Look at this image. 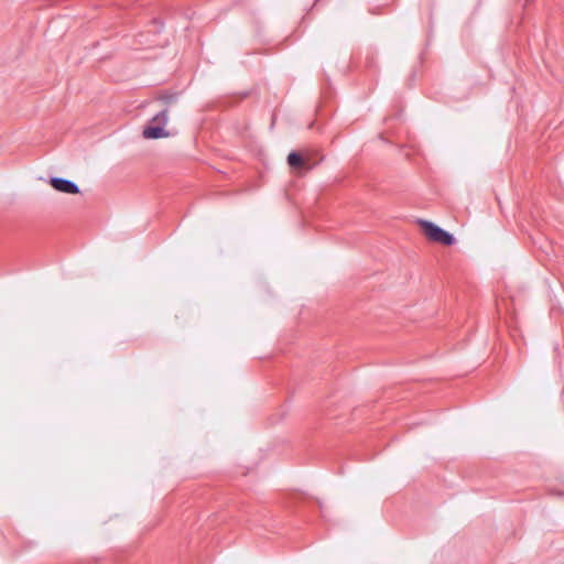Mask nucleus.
Instances as JSON below:
<instances>
[{
	"label": "nucleus",
	"instance_id": "obj_2",
	"mask_svg": "<svg viewBox=\"0 0 564 564\" xmlns=\"http://www.w3.org/2000/svg\"><path fill=\"white\" fill-rule=\"evenodd\" d=\"M416 224L421 228L425 238L430 241L437 242L444 246H451L455 242V238L453 237V235L445 231L444 229H442L432 221L417 219Z\"/></svg>",
	"mask_w": 564,
	"mask_h": 564
},
{
	"label": "nucleus",
	"instance_id": "obj_1",
	"mask_svg": "<svg viewBox=\"0 0 564 564\" xmlns=\"http://www.w3.org/2000/svg\"><path fill=\"white\" fill-rule=\"evenodd\" d=\"M169 111L162 110L149 120L143 129L142 135L144 139H166L173 133L167 129Z\"/></svg>",
	"mask_w": 564,
	"mask_h": 564
},
{
	"label": "nucleus",
	"instance_id": "obj_3",
	"mask_svg": "<svg viewBox=\"0 0 564 564\" xmlns=\"http://www.w3.org/2000/svg\"><path fill=\"white\" fill-rule=\"evenodd\" d=\"M50 185L54 189H56L61 193L72 194V195H76L79 193L78 186L74 182L65 180V178L51 177Z\"/></svg>",
	"mask_w": 564,
	"mask_h": 564
},
{
	"label": "nucleus",
	"instance_id": "obj_4",
	"mask_svg": "<svg viewBox=\"0 0 564 564\" xmlns=\"http://www.w3.org/2000/svg\"><path fill=\"white\" fill-rule=\"evenodd\" d=\"M288 163L292 167H301L305 165L304 159L296 152H291L288 156Z\"/></svg>",
	"mask_w": 564,
	"mask_h": 564
}]
</instances>
